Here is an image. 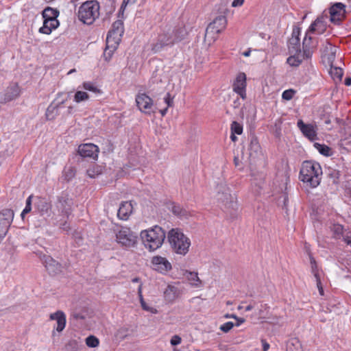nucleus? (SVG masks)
<instances>
[{"label":"nucleus","instance_id":"nucleus-48","mask_svg":"<svg viewBox=\"0 0 351 351\" xmlns=\"http://www.w3.org/2000/svg\"><path fill=\"white\" fill-rule=\"evenodd\" d=\"M141 307L143 310L146 311H148V312H150L152 313H157V310L153 307H150L149 306L146 302H145V303H143V304H141Z\"/></svg>","mask_w":351,"mask_h":351},{"label":"nucleus","instance_id":"nucleus-12","mask_svg":"<svg viewBox=\"0 0 351 351\" xmlns=\"http://www.w3.org/2000/svg\"><path fill=\"white\" fill-rule=\"evenodd\" d=\"M20 95V87L16 83H12L4 93H0V103H7Z\"/></svg>","mask_w":351,"mask_h":351},{"label":"nucleus","instance_id":"nucleus-8","mask_svg":"<svg viewBox=\"0 0 351 351\" xmlns=\"http://www.w3.org/2000/svg\"><path fill=\"white\" fill-rule=\"evenodd\" d=\"M116 241L124 247H134L137 243V236L129 228L121 227L115 230Z\"/></svg>","mask_w":351,"mask_h":351},{"label":"nucleus","instance_id":"nucleus-42","mask_svg":"<svg viewBox=\"0 0 351 351\" xmlns=\"http://www.w3.org/2000/svg\"><path fill=\"white\" fill-rule=\"evenodd\" d=\"M332 75H334V77L338 78L339 80L341 79V77L343 76V71L340 68L335 67L332 68V66L331 65V71Z\"/></svg>","mask_w":351,"mask_h":351},{"label":"nucleus","instance_id":"nucleus-30","mask_svg":"<svg viewBox=\"0 0 351 351\" xmlns=\"http://www.w3.org/2000/svg\"><path fill=\"white\" fill-rule=\"evenodd\" d=\"M185 275L187 280L193 286L197 287L200 285L201 281L198 277L197 273L186 271Z\"/></svg>","mask_w":351,"mask_h":351},{"label":"nucleus","instance_id":"nucleus-45","mask_svg":"<svg viewBox=\"0 0 351 351\" xmlns=\"http://www.w3.org/2000/svg\"><path fill=\"white\" fill-rule=\"evenodd\" d=\"M308 33L309 32H308L306 33L305 37L303 40V43H302L303 49L311 48L310 45H311V37L308 36Z\"/></svg>","mask_w":351,"mask_h":351},{"label":"nucleus","instance_id":"nucleus-60","mask_svg":"<svg viewBox=\"0 0 351 351\" xmlns=\"http://www.w3.org/2000/svg\"><path fill=\"white\" fill-rule=\"evenodd\" d=\"M344 241H345V242H346L348 245H350V246L351 247V238H349V237L346 238V239H344Z\"/></svg>","mask_w":351,"mask_h":351},{"label":"nucleus","instance_id":"nucleus-16","mask_svg":"<svg viewBox=\"0 0 351 351\" xmlns=\"http://www.w3.org/2000/svg\"><path fill=\"white\" fill-rule=\"evenodd\" d=\"M329 12L330 21L333 23H339L345 16V5L341 3H336L330 7Z\"/></svg>","mask_w":351,"mask_h":351},{"label":"nucleus","instance_id":"nucleus-21","mask_svg":"<svg viewBox=\"0 0 351 351\" xmlns=\"http://www.w3.org/2000/svg\"><path fill=\"white\" fill-rule=\"evenodd\" d=\"M59 25L58 20H44L43 25L39 29V32L45 34H50L53 29Z\"/></svg>","mask_w":351,"mask_h":351},{"label":"nucleus","instance_id":"nucleus-13","mask_svg":"<svg viewBox=\"0 0 351 351\" xmlns=\"http://www.w3.org/2000/svg\"><path fill=\"white\" fill-rule=\"evenodd\" d=\"M42 261L49 274L56 275L62 272V265L51 256L44 255Z\"/></svg>","mask_w":351,"mask_h":351},{"label":"nucleus","instance_id":"nucleus-2","mask_svg":"<svg viewBox=\"0 0 351 351\" xmlns=\"http://www.w3.org/2000/svg\"><path fill=\"white\" fill-rule=\"evenodd\" d=\"M124 33L123 22L121 20L114 21L109 30L106 38V47L104 52V56L106 60H109L117 49Z\"/></svg>","mask_w":351,"mask_h":351},{"label":"nucleus","instance_id":"nucleus-59","mask_svg":"<svg viewBox=\"0 0 351 351\" xmlns=\"http://www.w3.org/2000/svg\"><path fill=\"white\" fill-rule=\"evenodd\" d=\"M250 53H251V50H250V49H248V50H247V51H244V52L243 53V55L244 56H245V57H248V56H250Z\"/></svg>","mask_w":351,"mask_h":351},{"label":"nucleus","instance_id":"nucleus-25","mask_svg":"<svg viewBox=\"0 0 351 351\" xmlns=\"http://www.w3.org/2000/svg\"><path fill=\"white\" fill-rule=\"evenodd\" d=\"M173 38H174L175 43L183 40L186 34V31L184 27H178L172 28Z\"/></svg>","mask_w":351,"mask_h":351},{"label":"nucleus","instance_id":"nucleus-44","mask_svg":"<svg viewBox=\"0 0 351 351\" xmlns=\"http://www.w3.org/2000/svg\"><path fill=\"white\" fill-rule=\"evenodd\" d=\"M164 101L167 104V108L171 107L173 105V97L169 93H167L164 97Z\"/></svg>","mask_w":351,"mask_h":351},{"label":"nucleus","instance_id":"nucleus-24","mask_svg":"<svg viewBox=\"0 0 351 351\" xmlns=\"http://www.w3.org/2000/svg\"><path fill=\"white\" fill-rule=\"evenodd\" d=\"M64 103V101L59 102L58 104L52 103L47 109L46 117L48 119H53L55 115L58 113V109L62 106Z\"/></svg>","mask_w":351,"mask_h":351},{"label":"nucleus","instance_id":"nucleus-22","mask_svg":"<svg viewBox=\"0 0 351 351\" xmlns=\"http://www.w3.org/2000/svg\"><path fill=\"white\" fill-rule=\"evenodd\" d=\"M286 351H303L299 339L297 338L289 339L286 343Z\"/></svg>","mask_w":351,"mask_h":351},{"label":"nucleus","instance_id":"nucleus-64","mask_svg":"<svg viewBox=\"0 0 351 351\" xmlns=\"http://www.w3.org/2000/svg\"><path fill=\"white\" fill-rule=\"evenodd\" d=\"M138 281H139L138 278H134L132 280V282H138Z\"/></svg>","mask_w":351,"mask_h":351},{"label":"nucleus","instance_id":"nucleus-35","mask_svg":"<svg viewBox=\"0 0 351 351\" xmlns=\"http://www.w3.org/2000/svg\"><path fill=\"white\" fill-rule=\"evenodd\" d=\"M86 343L90 348H96L99 346V341L96 337L90 335L86 339Z\"/></svg>","mask_w":351,"mask_h":351},{"label":"nucleus","instance_id":"nucleus-57","mask_svg":"<svg viewBox=\"0 0 351 351\" xmlns=\"http://www.w3.org/2000/svg\"><path fill=\"white\" fill-rule=\"evenodd\" d=\"M167 111H168V108H165L161 110L160 111V112L161 115L162 117H164L167 113Z\"/></svg>","mask_w":351,"mask_h":351},{"label":"nucleus","instance_id":"nucleus-43","mask_svg":"<svg viewBox=\"0 0 351 351\" xmlns=\"http://www.w3.org/2000/svg\"><path fill=\"white\" fill-rule=\"evenodd\" d=\"M233 326L234 324L232 322H228L222 324L219 328L223 332H228L233 328Z\"/></svg>","mask_w":351,"mask_h":351},{"label":"nucleus","instance_id":"nucleus-20","mask_svg":"<svg viewBox=\"0 0 351 351\" xmlns=\"http://www.w3.org/2000/svg\"><path fill=\"white\" fill-rule=\"evenodd\" d=\"M326 29V24L323 16L318 17L309 27L308 32L323 34Z\"/></svg>","mask_w":351,"mask_h":351},{"label":"nucleus","instance_id":"nucleus-32","mask_svg":"<svg viewBox=\"0 0 351 351\" xmlns=\"http://www.w3.org/2000/svg\"><path fill=\"white\" fill-rule=\"evenodd\" d=\"M88 99V94L86 92L80 90H77L73 97V101L77 104L86 101Z\"/></svg>","mask_w":351,"mask_h":351},{"label":"nucleus","instance_id":"nucleus-11","mask_svg":"<svg viewBox=\"0 0 351 351\" xmlns=\"http://www.w3.org/2000/svg\"><path fill=\"white\" fill-rule=\"evenodd\" d=\"M246 75L245 73L240 72L236 77L233 84L232 89L234 93L238 94L243 100L246 99Z\"/></svg>","mask_w":351,"mask_h":351},{"label":"nucleus","instance_id":"nucleus-51","mask_svg":"<svg viewBox=\"0 0 351 351\" xmlns=\"http://www.w3.org/2000/svg\"><path fill=\"white\" fill-rule=\"evenodd\" d=\"M244 0H233L232 3V7L241 6L243 4Z\"/></svg>","mask_w":351,"mask_h":351},{"label":"nucleus","instance_id":"nucleus-1","mask_svg":"<svg viewBox=\"0 0 351 351\" xmlns=\"http://www.w3.org/2000/svg\"><path fill=\"white\" fill-rule=\"evenodd\" d=\"M322 169L316 162H303L300 171V179L306 187L316 188L321 182Z\"/></svg>","mask_w":351,"mask_h":351},{"label":"nucleus","instance_id":"nucleus-47","mask_svg":"<svg viewBox=\"0 0 351 351\" xmlns=\"http://www.w3.org/2000/svg\"><path fill=\"white\" fill-rule=\"evenodd\" d=\"M302 55V60L304 58H310L312 55V51L311 48L303 49V53Z\"/></svg>","mask_w":351,"mask_h":351},{"label":"nucleus","instance_id":"nucleus-49","mask_svg":"<svg viewBox=\"0 0 351 351\" xmlns=\"http://www.w3.org/2000/svg\"><path fill=\"white\" fill-rule=\"evenodd\" d=\"M136 1V0H123V3H122V5L121 6V10H124L125 8L128 5V4H134L135 3Z\"/></svg>","mask_w":351,"mask_h":351},{"label":"nucleus","instance_id":"nucleus-37","mask_svg":"<svg viewBox=\"0 0 351 351\" xmlns=\"http://www.w3.org/2000/svg\"><path fill=\"white\" fill-rule=\"evenodd\" d=\"M225 197L226 199V202L225 203L226 205L228 208H231L233 210H235L237 208V202L234 201L233 197L228 193H226Z\"/></svg>","mask_w":351,"mask_h":351},{"label":"nucleus","instance_id":"nucleus-4","mask_svg":"<svg viewBox=\"0 0 351 351\" xmlns=\"http://www.w3.org/2000/svg\"><path fill=\"white\" fill-rule=\"evenodd\" d=\"M167 239L174 252L180 255L187 254L191 241L180 229L173 228L169 230Z\"/></svg>","mask_w":351,"mask_h":351},{"label":"nucleus","instance_id":"nucleus-31","mask_svg":"<svg viewBox=\"0 0 351 351\" xmlns=\"http://www.w3.org/2000/svg\"><path fill=\"white\" fill-rule=\"evenodd\" d=\"M314 147L323 156H330L332 154L331 149L326 145L315 143Z\"/></svg>","mask_w":351,"mask_h":351},{"label":"nucleus","instance_id":"nucleus-39","mask_svg":"<svg viewBox=\"0 0 351 351\" xmlns=\"http://www.w3.org/2000/svg\"><path fill=\"white\" fill-rule=\"evenodd\" d=\"M32 196H29L26 199V205L22 211L21 216L23 219L25 214L29 213L32 210Z\"/></svg>","mask_w":351,"mask_h":351},{"label":"nucleus","instance_id":"nucleus-3","mask_svg":"<svg viewBox=\"0 0 351 351\" xmlns=\"http://www.w3.org/2000/svg\"><path fill=\"white\" fill-rule=\"evenodd\" d=\"M140 236L145 247L149 251L160 248L166 237L165 232L158 226L142 230Z\"/></svg>","mask_w":351,"mask_h":351},{"label":"nucleus","instance_id":"nucleus-23","mask_svg":"<svg viewBox=\"0 0 351 351\" xmlns=\"http://www.w3.org/2000/svg\"><path fill=\"white\" fill-rule=\"evenodd\" d=\"M310 263L311 265V271L315 278L317 289H319L320 287H322L320 276L317 269L316 261L315 258L311 256H310Z\"/></svg>","mask_w":351,"mask_h":351},{"label":"nucleus","instance_id":"nucleus-33","mask_svg":"<svg viewBox=\"0 0 351 351\" xmlns=\"http://www.w3.org/2000/svg\"><path fill=\"white\" fill-rule=\"evenodd\" d=\"M70 199L68 198L66 195H62L58 197V207L62 211H67L66 206H69Z\"/></svg>","mask_w":351,"mask_h":351},{"label":"nucleus","instance_id":"nucleus-53","mask_svg":"<svg viewBox=\"0 0 351 351\" xmlns=\"http://www.w3.org/2000/svg\"><path fill=\"white\" fill-rule=\"evenodd\" d=\"M262 342L263 350L267 351L269 348V344L267 343L265 341H262Z\"/></svg>","mask_w":351,"mask_h":351},{"label":"nucleus","instance_id":"nucleus-14","mask_svg":"<svg viewBox=\"0 0 351 351\" xmlns=\"http://www.w3.org/2000/svg\"><path fill=\"white\" fill-rule=\"evenodd\" d=\"M77 152L83 158H90L95 160L98 157L99 148L93 143H85L78 147Z\"/></svg>","mask_w":351,"mask_h":351},{"label":"nucleus","instance_id":"nucleus-58","mask_svg":"<svg viewBox=\"0 0 351 351\" xmlns=\"http://www.w3.org/2000/svg\"><path fill=\"white\" fill-rule=\"evenodd\" d=\"M236 134L231 132L230 138L233 142H235L237 140V137L235 136Z\"/></svg>","mask_w":351,"mask_h":351},{"label":"nucleus","instance_id":"nucleus-19","mask_svg":"<svg viewBox=\"0 0 351 351\" xmlns=\"http://www.w3.org/2000/svg\"><path fill=\"white\" fill-rule=\"evenodd\" d=\"M180 295L178 287L169 285L164 291L165 300L169 303L173 302Z\"/></svg>","mask_w":351,"mask_h":351},{"label":"nucleus","instance_id":"nucleus-15","mask_svg":"<svg viewBox=\"0 0 351 351\" xmlns=\"http://www.w3.org/2000/svg\"><path fill=\"white\" fill-rule=\"evenodd\" d=\"M297 125L304 134L310 141H313L317 139V126L312 124H306L302 120H299Z\"/></svg>","mask_w":351,"mask_h":351},{"label":"nucleus","instance_id":"nucleus-18","mask_svg":"<svg viewBox=\"0 0 351 351\" xmlns=\"http://www.w3.org/2000/svg\"><path fill=\"white\" fill-rule=\"evenodd\" d=\"M51 320H56L57 326L56 328L58 332H61L64 330L66 326V315L64 312L58 311L56 313L50 315Z\"/></svg>","mask_w":351,"mask_h":351},{"label":"nucleus","instance_id":"nucleus-46","mask_svg":"<svg viewBox=\"0 0 351 351\" xmlns=\"http://www.w3.org/2000/svg\"><path fill=\"white\" fill-rule=\"evenodd\" d=\"M182 341V339L180 336L176 335H173L170 341L171 346H175L179 345Z\"/></svg>","mask_w":351,"mask_h":351},{"label":"nucleus","instance_id":"nucleus-55","mask_svg":"<svg viewBox=\"0 0 351 351\" xmlns=\"http://www.w3.org/2000/svg\"><path fill=\"white\" fill-rule=\"evenodd\" d=\"M239 105H240V102H239V99H237L235 101H234V102H233V107L234 108H238Z\"/></svg>","mask_w":351,"mask_h":351},{"label":"nucleus","instance_id":"nucleus-28","mask_svg":"<svg viewBox=\"0 0 351 351\" xmlns=\"http://www.w3.org/2000/svg\"><path fill=\"white\" fill-rule=\"evenodd\" d=\"M102 173V167L97 165H92L86 171L88 176L94 178Z\"/></svg>","mask_w":351,"mask_h":351},{"label":"nucleus","instance_id":"nucleus-9","mask_svg":"<svg viewBox=\"0 0 351 351\" xmlns=\"http://www.w3.org/2000/svg\"><path fill=\"white\" fill-rule=\"evenodd\" d=\"M151 267L154 271L165 275L171 270V263L165 258L161 256H154L151 261Z\"/></svg>","mask_w":351,"mask_h":351},{"label":"nucleus","instance_id":"nucleus-6","mask_svg":"<svg viewBox=\"0 0 351 351\" xmlns=\"http://www.w3.org/2000/svg\"><path fill=\"white\" fill-rule=\"evenodd\" d=\"M172 28L166 26L162 28L158 34L157 38L152 44V51L154 53H158L166 47H171L174 45V38H173Z\"/></svg>","mask_w":351,"mask_h":351},{"label":"nucleus","instance_id":"nucleus-17","mask_svg":"<svg viewBox=\"0 0 351 351\" xmlns=\"http://www.w3.org/2000/svg\"><path fill=\"white\" fill-rule=\"evenodd\" d=\"M133 206L131 202H123L117 212V217L121 220H127L132 214Z\"/></svg>","mask_w":351,"mask_h":351},{"label":"nucleus","instance_id":"nucleus-7","mask_svg":"<svg viewBox=\"0 0 351 351\" xmlns=\"http://www.w3.org/2000/svg\"><path fill=\"white\" fill-rule=\"evenodd\" d=\"M227 19L225 16L220 15L216 17L207 27L204 38L210 43L217 38V35L226 27Z\"/></svg>","mask_w":351,"mask_h":351},{"label":"nucleus","instance_id":"nucleus-10","mask_svg":"<svg viewBox=\"0 0 351 351\" xmlns=\"http://www.w3.org/2000/svg\"><path fill=\"white\" fill-rule=\"evenodd\" d=\"M136 103L139 110L150 114L153 112V100L145 93H138L136 97Z\"/></svg>","mask_w":351,"mask_h":351},{"label":"nucleus","instance_id":"nucleus-34","mask_svg":"<svg viewBox=\"0 0 351 351\" xmlns=\"http://www.w3.org/2000/svg\"><path fill=\"white\" fill-rule=\"evenodd\" d=\"M171 210L173 214L180 217H187L189 215L188 211L179 205L173 206Z\"/></svg>","mask_w":351,"mask_h":351},{"label":"nucleus","instance_id":"nucleus-56","mask_svg":"<svg viewBox=\"0 0 351 351\" xmlns=\"http://www.w3.org/2000/svg\"><path fill=\"white\" fill-rule=\"evenodd\" d=\"M344 82L346 86H350L351 85V77H346L345 79Z\"/></svg>","mask_w":351,"mask_h":351},{"label":"nucleus","instance_id":"nucleus-63","mask_svg":"<svg viewBox=\"0 0 351 351\" xmlns=\"http://www.w3.org/2000/svg\"><path fill=\"white\" fill-rule=\"evenodd\" d=\"M319 293L321 295H324V289H323V287H320L319 289Z\"/></svg>","mask_w":351,"mask_h":351},{"label":"nucleus","instance_id":"nucleus-5","mask_svg":"<svg viewBox=\"0 0 351 351\" xmlns=\"http://www.w3.org/2000/svg\"><path fill=\"white\" fill-rule=\"evenodd\" d=\"M99 5L96 1H87L79 8L78 18L87 25H91L99 16Z\"/></svg>","mask_w":351,"mask_h":351},{"label":"nucleus","instance_id":"nucleus-36","mask_svg":"<svg viewBox=\"0 0 351 351\" xmlns=\"http://www.w3.org/2000/svg\"><path fill=\"white\" fill-rule=\"evenodd\" d=\"M231 132L240 135L243 132V126L237 121H233L230 126Z\"/></svg>","mask_w":351,"mask_h":351},{"label":"nucleus","instance_id":"nucleus-40","mask_svg":"<svg viewBox=\"0 0 351 351\" xmlns=\"http://www.w3.org/2000/svg\"><path fill=\"white\" fill-rule=\"evenodd\" d=\"M128 335V328L121 327L119 328L116 332V337L120 339H124Z\"/></svg>","mask_w":351,"mask_h":351},{"label":"nucleus","instance_id":"nucleus-29","mask_svg":"<svg viewBox=\"0 0 351 351\" xmlns=\"http://www.w3.org/2000/svg\"><path fill=\"white\" fill-rule=\"evenodd\" d=\"M302 58L300 52L296 53V54L289 56L287 60V64H289L291 66H298L302 63Z\"/></svg>","mask_w":351,"mask_h":351},{"label":"nucleus","instance_id":"nucleus-52","mask_svg":"<svg viewBox=\"0 0 351 351\" xmlns=\"http://www.w3.org/2000/svg\"><path fill=\"white\" fill-rule=\"evenodd\" d=\"M235 319L237 322L236 324L237 326H239L241 324L244 323L245 321L244 318H241V317H237V319Z\"/></svg>","mask_w":351,"mask_h":351},{"label":"nucleus","instance_id":"nucleus-61","mask_svg":"<svg viewBox=\"0 0 351 351\" xmlns=\"http://www.w3.org/2000/svg\"><path fill=\"white\" fill-rule=\"evenodd\" d=\"M254 308V306L251 304H249L248 306H247L245 308V311H250L251 310H252Z\"/></svg>","mask_w":351,"mask_h":351},{"label":"nucleus","instance_id":"nucleus-50","mask_svg":"<svg viewBox=\"0 0 351 351\" xmlns=\"http://www.w3.org/2000/svg\"><path fill=\"white\" fill-rule=\"evenodd\" d=\"M300 33V28H298V27L293 28L292 34H291V38H299Z\"/></svg>","mask_w":351,"mask_h":351},{"label":"nucleus","instance_id":"nucleus-54","mask_svg":"<svg viewBox=\"0 0 351 351\" xmlns=\"http://www.w3.org/2000/svg\"><path fill=\"white\" fill-rule=\"evenodd\" d=\"M142 289H143V285H142V284H141L138 286V298L143 297Z\"/></svg>","mask_w":351,"mask_h":351},{"label":"nucleus","instance_id":"nucleus-38","mask_svg":"<svg viewBox=\"0 0 351 351\" xmlns=\"http://www.w3.org/2000/svg\"><path fill=\"white\" fill-rule=\"evenodd\" d=\"M82 88L86 90L93 93H99V90L97 86L94 85L92 82H86L82 84Z\"/></svg>","mask_w":351,"mask_h":351},{"label":"nucleus","instance_id":"nucleus-26","mask_svg":"<svg viewBox=\"0 0 351 351\" xmlns=\"http://www.w3.org/2000/svg\"><path fill=\"white\" fill-rule=\"evenodd\" d=\"M288 47L291 53L300 52V38H291L288 42Z\"/></svg>","mask_w":351,"mask_h":351},{"label":"nucleus","instance_id":"nucleus-41","mask_svg":"<svg viewBox=\"0 0 351 351\" xmlns=\"http://www.w3.org/2000/svg\"><path fill=\"white\" fill-rule=\"evenodd\" d=\"M295 94V91L292 89L285 90L282 94V98L285 100L289 101L291 99Z\"/></svg>","mask_w":351,"mask_h":351},{"label":"nucleus","instance_id":"nucleus-62","mask_svg":"<svg viewBox=\"0 0 351 351\" xmlns=\"http://www.w3.org/2000/svg\"><path fill=\"white\" fill-rule=\"evenodd\" d=\"M226 317L228 318H233V319H237V316L236 315L232 314V315H226Z\"/></svg>","mask_w":351,"mask_h":351},{"label":"nucleus","instance_id":"nucleus-27","mask_svg":"<svg viewBox=\"0 0 351 351\" xmlns=\"http://www.w3.org/2000/svg\"><path fill=\"white\" fill-rule=\"evenodd\" d=\"M42 14L44 20H57L58 12L53 8H47L43 11Z\"/></svg>","mask_w":351,"mask_h":351}]
</instances>
